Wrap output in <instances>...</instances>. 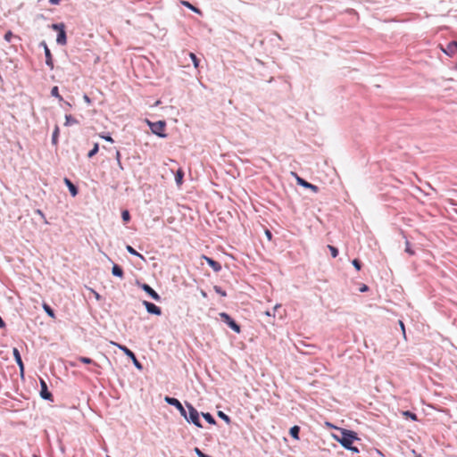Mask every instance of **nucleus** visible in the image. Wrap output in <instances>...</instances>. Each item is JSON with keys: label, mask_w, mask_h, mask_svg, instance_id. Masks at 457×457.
Segmentation results:
<instances>
[{"label": "nucleus", "mask_w": 457, "mask_h": 457, "mask_svg": "<svg viewBox=\"0 0 457 457\" xmlns=\"http://www.w3.org/2000/svg\"><path fill=\"white\" fill-rule=\"evenodd\" d=\"M201 295H202V296H203V297H204V298H205V297H207V294H206V292H205V291H204V290H201Z\"/></svg>", "instance_id": "09e8293b"}, {"label": "nucleus", "mask_w": 457, "mask_h": 457, "mask_svg": "<svg viewBox=\"0 0 457 457\" xmlns=\"http://www.w3.org/2000/svg\"><path fill=\"white\" fill-rule=\"evenodd\" d=\"M58 136H59V128L56 126L53 132V135H52V143L54 145L57 144Z\"/></svg>", "instance_id": "cd10ccee"}, {"label": "nucleus", "mask_w": 457, "mask_h": 457, "mask_svg": "<svg viewBox=\"0 0 457 457\" xmlns=\"http://www.w3.org/2000/svg\"><path fill=\"white\" fill-rule=\"evenodd\" d=\"M32 457H41V456H40V455H38V454L34 453V454L32 455Z\"/></svg>", "instance_id": "5fc2aeb1"}, {"label": "nucleus", "mask_w": 457, "mask_h": 457, "mask_svg": "<svg viewBox=\"0 0 457 457\" xmlns=\"http://www.w3.org/2000/svg\"><path fill=\"white\" fill-rule=\"evenodd\" d=\"M101 137H102V138H104V140L108 141V142H111V143H112V142H113V139H112V137H111V136H109V135H106V136H104V135H103V136H101Z\"/></svg>", "instance_id": "ea45409f"}, {"label": "nucleus", "mask_w": 457, "mask_h": 457, "mask_svg": "<svg viewBox=\"0 0 457 457\" xmlns=\"http://www.w3.org/2000/svg\"><path fill=\"white\" fill-rule=\"evenodd\" d=\"M140 287L154 301H161L160 295L157 292H155L148 284L144 283L140 285Z\"/></svg>", "instance_id": "6e6552de"}, {"label": "nucleus", "mask_w": 457, "mask_h": 457, "mask_svg": "<svg viewBox=\"0 0 457 457\" xmlns=\"http://www.w3.org/2000/svg\"><path fill=\"white\" fill-rule=\"evenodd\" d=\"M368 290H369V287L366 285H362V287L360 288L361 292H366Z\"/></svg>", "instance_id": "49530a36"}, {"label": "nucleus", "mask_w": 457, "mask_h": 457, "mask_svg": "<svg viewBox=\"0 0 457 457\" xmlns=\"http://www.w3.org/2000/svg\"><path fill=\"white\" fill-rule=\"evenodd\" d=\"M121 218L124 222H129L130 220V214L128 210H124L121 212Z\"/></svg>", "instance_id": "7c9ffc66"}, {"label": "nucleus", "mask_w": 457, "mask_h": 457, "mask_svg": "<svg viewBox=\"0 0 457 457\" xmlns=\"http://www.w3.org/2000/svg\"><path fill=\"white\" fill-rule=\"evenodd\" d=\"M442 50L445 54L453 56L457 54V41L448 43L445 48L442 47Z\"/></svg>", "instance_id": "9b49d317"}, {"label": "nucleus", "mask_w": 457, "mask_h": 457, "mask_svg": "<svg viewBox=\"0 0 457 457\" xmlns=\"http://www.w3.org/2000/svg\"><path fill=\"white\" fill-rule=\"evenodd\" d=\"M36 213L38 214L44 220H46L45 214L41 210H39V209L36 210Z\"/></svg>", "instance_id": "79ce46f5"}, {"label": "nucleus", "mask_w": 457, "mask_h": 457, "mask_svg": "<svg viewBox=\"0 0 457 457\" xmlns=\"http://www.w3.org/2000/svg\"><path fill=\"white\" fill-rule=\"evenodd\" d=\"M220 317L221 320L227 324L236 333H240V326L226 312H220Z\"/></svg>", "instance_id": "20e7f679"}, {"label": "nucleus", "mask_w": 457, "mask_h": 457, "mask_svg": "<svg viewBox=\"0 0 457 457\" xmlns=\"http://www.w3.org/2000/svg\"><path fill=\"white\" fill-rule=\"evenodd\" d=\"M64 183L69 188L71 195L76 196L79 193L78 187L67 178L64 179Z\"/></svg>", "instance_id": "dca6fc26"}, {"label": "nucleus", "mask_w": 457, "mask_h": 457, "mask_svg": "<svg viewBox=\"0 0 457 457\" xmlns=\"http://www.w3.org/2000/svg\"><path fill=\"white\" fill-rule=\"evenodd\" d=\"M218 416L223 420L227 424H229L231 422V420L229 418V416H228L226 413H224L223 411H218Z\"/></svg>", "instance_id": "bb28decb"}, {"label": "nucleus", "mask_w": 457, "mask_h": 457, "mask_svg": "<svg viewBox=\"0 0 457 457\" xmlns=\"http://www.w3.org/2000/svg\"><path fill=\"white\" fill-rule=\"evenodd\" d=\"M41 45L44 46L45 50V56H46V64L51 69H54V62H53V56L50 52V49L48 48L46 42H42Z\"/></svg>", "instance_id": "f8f14e48"}, {"label": "nucleus", "mask_w": 457, "mask_h": 457, "mask_svg": "<svg viewBox=\"0 0 457 457\" xmlns=\"http://www.w3.org/2000/svg\"><path fill=\"white\" fill-rule=\"evenodd\" d=\"M57 31H58V34H57L56 42L59 45H65L66 39H67L66 33H65L66 30H57Z\"/></svg>", "instance_id": "a211bd4d"}, {"label": "nucleus", "mask_w": 457, "mask_h": 457, "mask_svg": "<svg viewBox=\"0 0 457 457\" xmlns=\"http://www.w3.org/2000/svg\"><path fill=\"white\" fill-rule=\"evenodd\" d=\"M61 0H49L52 4H58Z\"/></svg>", "instance_id": "de8ad7c7"}, {"label": "nucleus", "mask_w": 457, "mask_h": 457, "mask_svg": "<svg viewBox=\"0 0 457 457\" xmlns=\"http://www.w3.org/2000/svg\"><path fill=\"white\" fill-rule=\"evenodd\" d=\"M117 163H118L119 167L122 170V169H123V167H122V165H121V161H120V162H117Z\"/></svg>", "instance_id": "603ef678"}, {"label": "nucleus", "mask_w": 457, "mask_h": 457, "mask_svg": "<svg viewBox=\"0 0 457 457\" xmlns=\"http://www.w3.org/2000/svg\"><path fill=\"white\" fill-rule=\"evenodd\" d=\"M78 120L77 119H75L72 115L71 114H66L65 115V126H71V125H75V124H78Z\"/></svg>", "instance_id": "aec40b11"}, {"label": "nucleus", "mask_w": 457, "mask_h": 457, "mask_svg": "<svg viewBox=\"0 0 457 457\" xmlns=\"http://www.w3.org/2000/svg\"><path fill=\"white\" fill-rule=\"evenodd\" d=\"M164 401L168 404L174 406L179 411L181 416L186 417L187 411L184 408V406L182 405V403L177 398L170 397V396H165Z\"/></svg>", "instance_id": "423d86ee"}, {"label": "nucleus", "mask_w": 457, "mask_h": 457, "mask_svg": "<svg viewBox=\"0 0 457 457\" xmlns=\"http://www.w3.org/2000/svg\"><path fill=\"white\" fill-rule=\"evenodd\" d=\"M195 452L198 457H212L211 455L204 453L199 448L195 447Z\"/></svg>", "instance_id": "c9c22d12"}, {"label": "nucleus", "mask_w": 457, "mask_h": 457, "mask_svg": "<svg viewBox=\"0 0 457 457\" xmlns=\"http://www.w3.org/2000/svg\"><path fill=\"white\" fill-rule=\"evenodd\" d=\"M403 414L405 416V417H408L410 418L411 420H417V415L410 411H405L403 412Z\"/></svg>", "instance_id": "2f4dec72"}, {"label": "nucleus", "mask_w": 457, "mask_h": 457, "mask_svg": "<svg viewBox=\"0 0 457 457\" xmlns=\"http://www.w3.org/2000/svg\"><path fill=\"white\" fill-rule=\"evenodd\" d=\"M115 158H116L117 162H120L121 155H120V151H118V150L116 151Z\"/></svg>", "instance_id": "37998d69"}, {"label": "nucleus", "mask_w": 457, "mask_h": 457, "mask_svg": "<svg viewBox=\"0 0 457 457\" xmlns=\"http://www.w3.org/2000/svg\"><path fill=\"white\" fill-rule=\"evenodd\" d=\"M183 178H184V171L181 169L178 170L176 174H175V181H176V183L178 185L182 184Z\"/></svg>", "instance_id": "4be33fe9"}, {"label": "nucleus", "mask_w": 457, "mask_h": 457, "mask_svg": "<svg viewBox=\"0 0 457 457\" xmlns=\"http://www.w3.org/2000/svg\"><path fill=\"white\" fill-rule=\"evenodd\" d=\"M98 150H99V145L97 143H96L94 145V147L88 152L87 157L92 158L93 156H95L97 154Z\"/></svg>", "instance_id": "a878e982"}, {"label": "nucleus", "mask_w": 457, "mask_h": 457, "mask_svg": "<svg viewBox=\"0 0 457 457\" xmlns=\"http://www.w3.org/2000/svg\"><path fill=\"white\" fill-rule=\"evenodd\" d=\"M299 433H300V427L299 426H293L290 430H289V434L290 436L294 438V439H296L298 440L299 439Z\"/></svg>", "instance_id": "6ab92c4d"}, {"label": "nucleus", "mask_w": 457, "mask_h": 457, "mask_svg": "<svg viewBox=\"0 0 457 457\" xmlns=\"http://www.w3.org/2000/svg\"><path fill=\"white\" fill-rule=\"evenodd\" d=\"M399 324H400V328H402L403 330V336L405 337V328H404V324L402 320H399Z\"/></svg>", "instance_id": "c03bdc74"}, {"label": "nucleus", "mask_w": 457, "mask_h": 457, "mask_svg": "<svg viewBox=\"0 0 457 457\" xmlns=\"http://www.w3.org/2000/svg\"><path fill=\"white\" fill-rule=\"evenodd\" d=\"M265 235H266V237H268V239H269V240H271V238H272V234H271V232H270V230H268V229H267V230L265 231Z\"/></svg>", "instance_id": "a18cd8bd"}, {"label": "nucleus", "mask_w": 457, "mask_h": 457, "mask_svg": "<svg viewBox=\"0 0 457 457\" xmlns=\"http://www.w3.org/2000/svg\"><path fill=\"white\" fill-rule=\"evenodd\" d=\"M189 57L193 62L194 67L198 68L199 66V59L194 53H189Z\"/></svg>", "instance_id": "c85d7f7f"}, {"label": "nucleus", "mask_w": 457, "mask_h": 457, "mask_svg": "<svg viewBox=\"0 0 457 457\" xmlns=\"http://www.w3.org/2000/svg\"><path fill=\"white\" fill-rule=\"evenodd\" d=\"M63 24H53L52 29H63Z\"/></svg>", "instance_id": "a19ab883"}, {"label": "nucleus", "mask_w": 457, "mask_h": 457, "mask_svg": "<svg viewBox=\"0 0 457 457\" xmlns=\"http://www.w3.org/2000/svg\"><path fill=\"white\" fill-rule=\"evenodd\" d=\"M204 259L206 261V262L208 263V265L215 271V272H219L221 270V264L213 260L212 258H210V257H207V256H204Z\"/></svg>", "instance_id": "4468645a"}, {"label": "nucleus", "mask_w": 457, "mask_h": 457, "mask_svg": "<svg viewBox=\"0 0 457 457\" xmlns=\"http://www.w3.org/2000/svg\"><path fill=\"white\" fill-rule=\"evenodd\" d=\"M12 353H13L15 361L19 366L21 377L23 378L24 377V364H23L20 351L17 348H13Z\"/></svg>", "instance_id": "9d476101"}, {"label": "nucleus", "mask_w": 457, "mask_h": 457, "mask_svg": "<svg viewBox=\"0 0 457 457\" xmlns=\"http://www.w3.org/2000/svg\"><path fill=\"white\" fill-rule=\"evenodd\" d=\"M143 304L145 305L148 313L154 314V315L162 314L161 308L159 306L155 305L154 303L148 302V301H144Z\"/></svg>", "instance_id": "1a4fd4ad"}, {"label": "nucleus", "mask_w": 457, "mask_h": 457, "mask_svg": "<svg viewBox=\"0 0 457 457\" xmlns=\"http://www.w3.org/2000/svg\"><path fill=\"white\" fill-rule=\"evenodd\" d=\"M84 99H85V101H86V102H87V103H89V102H90V98H89L87 95H85V96H84Z\"/></svg>", "instance_id": "8fccbe9b"}, {"label": "nucleus", "mask_w": 457, "mask_h": 457, "mask_svg": "<svg viewBox=\"0 0 457 457\" xmlns=\"http://www.w3.org/2000/svg\"><path fill=\"white\" fill-rule=\"evenodd\" d=\"M266 315L270 316L271 313L270 312H266Z\"/></svg>", "instance_id": "6e6d98bb"}, {"label": "nucleus", "mask_w": 457, "mask_h": 457, "mask_svg": "<svg viewBox=\"0 0 457 457\" xmlns=\"http://www.w3.org/2000/svg\"><path fill=\"white\" fill-rule=\"evenodd\" d=\"M95 295H96V298L97 300H99V299L101 298V296H100V295H99L98 293H95Z\"/></svg>", "instance_id": "3c124183"}, {"label": "nucleus", "mask_w": 457, "mask_h": 457, "mask_svg": "<svg viewBox=\"0 0 457 457\" xmlns=\"http://www.w3.org/2000/svg\"><path fill=\"white\" fill-rule=\"evenodd\" d=\"M333 436L345 449L349 448L355 440H359L357 434L354 431L345 428H340L339 434H335Z\"/></svg>", "instance_id": "f257e3e1"}, {"label": "nucleus", "mask_w": 457, "mask_h": 457, "mask_svg": "<svg viewBox=\"0 0 457 457\" xmlns=\"http://www.w3.org/2000/svg\"><path fill=\"white\" fill-rule=\"evenodd\" d=\"M202 416L209 424H212V425L216 424V420L211 413L203 412Z\"/></svg>", "instance_id": "412c9836"}, {"label": "nucleus", "mask_w": 457, "mask_h": 457, "mask_svg": "<svg viewBox=\"0 0 457 457\" xmlns=\"http://www.w3.org/2000/svg\"><path fill=\"white\" fill-rule=\"evenodd\" d=\"M112 273L113 276L122 278L124 277V272L122 268L118 264H113L112 269Z\"/></svg>", "instance_id": "f3484780"}, {"label": "nucleus", "mask_w": 457, "mask_h": 457, "mask_svg": "<svg viewBox=\"0 0 457 457\" xmlns=\"http://www.w3.org/2000/svg\"><path fill=\"white\" fill-rule=\"evenodd\" d=\"M149 126L154 134L157 135L160 137H166V134L164 133L166 123L164 120L149 122Z\"/></svg>", "instance_id": "7ed1b4c3"}, {"label": "nucleus", "mask_w": 457, "mask_h": 457, "mask_svg": "<svg viewBox=\"0 0 457 457\" xmlns=\"http://www.w3.org/2000/svg\"><path fill=\"white\" fill-rule=\"evenodd\" d=\"M78 361L85 364H93L96 367L98 366L96 362L88 357L79 356L78 357Z\"/></svg>", "instance_id": "5701e85b"}, {"label": "nucleus", "mask_w": 457, "mask_h": 457, "mask_svg": "<svg viewBox=\"0 0 457 457\" xmlns=\"http://www.w3.org/2000/svg\"><path fill=\"white\" fill-rule=\"evenodd\" d=\"M51 96L57 98L59 101H62V96L59 94V88L57 86H54L51 89Z\"/></svg>", "instance_id": "b1692460"}, {"label": "nucleus", "mask_w": 457, "mask_h": 457, "mask_svg": "<svg viewBox=\"0 0 457 457\" xmlns=\"http://www.w3.org/2000/svg\"><path fill=\"white\" fill-rule=\"evenodd\" d=\"M213 289H214V291H215L217 294H219V295H221V296H226V295H227L226 291H225V290H223V289H222L220 287H219V286H214V287H213Z\"/></svg>", "instance_id": "473e14b6"}, {"label": "nucleus", "mask_w": 457, "mask_h": 457, "mask_svg": "<svg viewBox=\"0 0 457 457\" xmlns=\"http://www.w3.org/2000/svg\"><path fill=\"white\" fill-rule=\"evenodd\" d=\"M405 252L408 253L410 255H413L415 253L414 251L411 248L410 243L408 241H406Z\"/></svg>", "instance_id": "4c0bfd02"}, {"label": "nucleus", "mask_w": 457, "mask_h": 457, "mask_svg": "<svg viewBox=\"0 0 457 457\" xmlns=\"http://www.w3.org/2000/svg\"><path fill=\"white\" fill-rule=\"evenodd\" d=\"M186 406L188 410V413L186 411V417H184L186 420L189 423H193L197 428H203L198 411L189 403H186Z\"/></svg>", "instance_id": "f03ea898"}, {"label": "nucleus", "mask_w": 457, "mask_h": 457, "mask_svg": "<svg viewBox=\"0 0 457 457\" xmlns=\"http://www.w3.org/2000/svg\"><path fill=\"white\" fill-rule=\"evenodd\" d=\"M4 38L6 42L11 43L12 45H15L17 42L21 40V38L18 36L12 34L11 30H8L4 34Z\"/></svg>", "instance_id": "2eb2a0df"}, {"label": "nucleus", "mask_w": 457, "mask_h": 457, "mask_svg": "<svg viewBox=\"0 0 457 457\" xmlns=\"http://www.w3.org/2000/svg\"><path fill=\"white\" fill-rule=\"evenodd\" d=\"M296 180H297L298 185H300L305 188H310L311 190H312L315 193H317L319 190V187L317 186L309 183L308 181H306L305 179H303L298 176L296 177Z\"/></svg>", "instance_id": "ddd939ff"}, {"label": "nucleus", "mask_w": 457, "mask_h": 457, "mask_svg": "<svg viewBox=\"0 0 457 457\" xmlns=\"http://www.w3.org/2000/svg\"><path fill=\"white\" fill-rule=\"evenodd\" d=\"M117 163H118L119 167L122 170V169H123V167H122V165H121V161H120V162H117Z\"/></svg>", "instance_id": "864d4df0"}, {"label": "nucleus", "mask_w": 457, "mask_h": 457, "mask_svg": "<svg viewBox=\"0 0 457 457\" xmlns=\"http://www.w3.org/2000/svg\"><path fill=\"white\" fill-rule=\"evenodd\" d=\"M346 450H349L353 453H359V449L356 446H353V445H351L350 447L347 448Z\"/></svg>", "instance_id": "58836bf2"}, {"label": "nucleus", "mask_w": 457, "mask_h": 457, "mask_svg": "<svg viewBox=\"0 0 457 457\" xmlns=\"http://www.w3.org/2000/svg\"><path fill=\"white\" fill-rule=\"evenodd\" d=\"M182 4H183L185 6H187V7H188V8H190L191 10H193V11H195V12H199V10H198V9H196L195 7H194L190 3L187 2V1H183V2H182Z\"/></svg>", "instance_id": "e433bc0d"}, {"label": "nucleus", "mask_w": 457, "mask_h": 457, "mask_svg": "<svg viewBox=\"0 0 457 457\" xmlns=\"http://www.w3.org/2000/svg\"><path fill=\"white\" fill-rule=\"evenodd\" d=\"M39 382H40V396H41V398H43L44 400L53 402L54 397H53L52 393L48 390L46 382L43 378H40Z\"/></svg>", "instance_id": "0eeeda50"}, {"label": "nucleus", "mask_w": 457, "mask_h": 457, "mask_svg": "<svg viewBox=\"0 0 457 457\" xmlns=\"http://www.w3.org/2000/svg\"><path fill=\"white\" fill-rule=\"evenodd\" d=\"M43 308L45 312L52 318L54 317V310L46 303H44Z\"/></svg>", "instance_id": "c756f323"}, {"label": "nucleus", "mask_w": 457, "mask_h": 457, "mask_svg": "<svg viewBox=\"0 0 457 457\" xmlns=\"http://www.w3.org/2000/svg\"><path fill=\"white\" fill-rule=\"evenodd\" d=\"M118 347L129 358L132 360L133 361V364L134 366L139 370H143V365L141 364V362L137 359L135 353L129 350L127 346L125 345H118Z\"/></svg>", "instance_id": "39448f33"}, {"label": "nucleus", "mask_w": 457, "mask_h": 457, "mask_svg": "<svg viewBox=\"0 0 457 457\" xmlns=\"http://www.w3.org/2000/svg\"><path fill=\"white\" fill-rule=\"evenodd\" d=\"M126 250L132 255L144 259L143 255L137 253L131 245H127Z\"/></svg>", "instance_id": "393cba45"}, {"label": "nucleus", "mask_w": 457, "mask_h": 457, "mask_svg": "<svg viewBox=\"0 0 457 457\" xmlns=\"http://www.w3.org/2000/svg\"><path fill=\"white\" fill-rule=\"evenodd\" d=\"M353 267L357 270H360L361 268V262L358 260V259H354L353 260L352 262Z\"/></svg>", "instance_id": "f704fd0d"}, {"label": "nucleus", "mask_w": 457, "mask_h": 457, "mask_svg": "<svg viewBox=\"0 0 457 457\" xmlns=\"http://www.w3.org/2000/svg\"><path fill=\"white\" fill-rule=\"evenodd\" d=\"M328 247L329 248L332 257L336 258L338 255V249L333 245H328Z\"/></svg>", "instance_id": "72a5a7b5"}]
</instances>
